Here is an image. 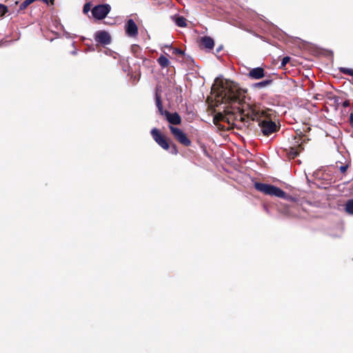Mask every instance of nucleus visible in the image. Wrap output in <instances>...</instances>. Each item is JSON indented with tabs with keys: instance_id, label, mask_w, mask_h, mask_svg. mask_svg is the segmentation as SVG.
<instances>
[{
	"instance_id": "obj_1",
	"label": "nucleus",
	"mask_w": 353,
	"mask_h": 353,
	"mask_svg": "<svg viewBox=\"0 0 353 353\" xmlns=\"http://www.w3.org/2000/svg\"><path fill=\"white\" fill-rule=\"evenodd\" d=\"M212 90L215 94L214 105L218 107L221 104H225L223 112L216 113L213 122L217 125L219 122L225 121L230 123L231 117L234 120L242 122L245 121L247 108L243 105L245 98L246 91L241 88L237 83L226 80L221 81L215 88L214 85Z\"/></svg>"
},
{
	"instance_id": "obj_2",
	"label": "nucleus",
	"mask_w": 353,
	"mask_h": 353,
	"mask_svg": "<svg viewBox=\"0 0 353 353\" xmlns=\"http://www.w3.org/2000/svg\"><path fill=\"white\" fill-rule=\"evenodd\" d=\"M245 106L247 108L245 120L259 121V125L263 135L270 136L279 130V126L268 117L266 112L257 110L255 106H252L250 104H246Z\"/></svg>"
},
{
	"instance_id": "obj_3",
	"label": "nucleus",
	"mask_w": 353,
	"mask_h": 353,
	"mask_svg": "<svg viewBox=\"0 0 353 353\" xmlns=\"http://www.w3.org/2000/svg\"><path fill=\"white\" fill-rule=\"evenodd\" d=\"M254 188L256 190L270 196H274L279 198L284 199L287 201H294L295 199L291 195L285 193L281 188L271 184L256 182Z\"/></svg>"
},
{
	"instance_id": "obj_4",
	"label": "nucleus",
	"mask_w": 353,
	"mask_h": 353,
	"mask_svg": "<svg viewBox=\"0 0 353 353\" xmlns=\"http://www.w3.org/2000/svg\"><path fill=\"white\" fill-rule=\"evenodd\" d=\"M300 50L302 51V56L312 55L314 57H332L333 52L331 50L323 49L319 46H299ZM310 59L308 57H305Z\"/></svg>"
},
{
	"instance_id": "obj_5",
	"label": "nucleus",
	"mask_w": 353,
	"mask_h": 353,
	"mask_svg": "<svg viewBox=\"0 0 353 353\" xmlns=\"http://www.w3.org/2000/svg\"><path fill=\"white\" fill-rule=\"evenodd\" d=\"M150 134L154 141L163 150H168L170 149V139L162 134L159 129L156 128L152 129Z\"/></svg>"
},
{
	"instance_id": "obj_6",
	"label": "nucleus",
	"mask_w": 353,
	"mask_h": 353,
	"mask_svg": "<svg viewBox=\"0 0 353 353\" xmlns=\"http://www.w3.org/2000/svg\"><path fill=\"white\" fill-rule=\"evenodd\" d=\"M111 10V7L109 4H99L95 6L91 10L92 17L97 19L101 20L106 17Z\"/></svg>"
},
{
	"instance_id": "obj_7",
	"label": "nucleus",
	"mask_w": 353,
	"mask_h": 353,
	"mask_svg": "<svg viewBox=\"0 0 353 353\" xmlns=\"http://www.w3.org/2000/svg\"><path fill=\"white\" fill-rule=\"evenodd\" d=\"M169 129L174 139L181 144L186 147L191 145V141L180 128L170 125Z\"/></svg>"
},
{
	"instance_id": "obj_8",
	"label": "nucleus",
	"mask_w": 353,
	"mask_h": 353,
	"mask_svg": "<svg viewBox=\"0 0 353 353\" xmlns=\"http://www.w3.org/2000/svg\"><path fill=\"white\" fill-rule=\"evenodd\" d=\"M125 31L130 37H135L138 34V27L133 19H128L125 24Z\"/></svg>"
},
{
	"instance_id": "obj_9",
	"label": "nucleus",
	"mask_w": 353,
	"mask_h": 353,
	"mask_svg": "<svg viewBox=\"0 0 353 353\" xmlns=\"http://www.w3.org/2000/svg\"><path fill=\"white\" fill-rule=\"evenodd\" d=\"M303 150V147L302 146V143H301L299 144L294 143L293 145L290 146L288 149H285V151L290 159H294Z\"/></svg>"
},
{
	"instance_id": "obj_10",
	"label": "nucleus",
	"mask_w": 353,
	"mask_h": 353,
	"mask_svg": "<svg viewBox=\"0 0 353 353\" xmlns=\"http://www.w3.org/2000/svg\"><path fill=\"white\" fill-rule=\"evenodd\" d=\"M95 41L101 44H109L111 42V36L106 31H98L95 34Z\"/></svg>"
},
{
	"instance_id": "obj_11",
	"label": "nucleus",
	"mask_w": 353,
	"mask_h": 353,
	"mask_svg": "<svg viewBox=\"0 0 353 353\" xmlns=\"http://www.w3.org/2000/svg\"><path fill=\"white\" fill-rule=\"evenodd\" d=\"M166 120L170 125H180L181 123V118L177 112L171 113L169 111L164 112V114Z\"/></svg>"
},
{
	"instance_id": "obj_12",
	"label": "nucleus",
	"mask_w": 353,
	"mask_h": 353,
	"mask_svg": "<svg viewBox=\"0 0 353 353\" xmlns=\"http://www.w3.org/2000/svg\"><path fill=\"white\" fill-rule=\"evenodd\" d=\"M202 50H203L206 53H212L214 54L218 59L220 58V52L223 50V46H217L216 49H214L215 46H200Z\"/></svg>"
},
{
	"instance_id": "obj_13",
	"label": "nucleus",
	"mask_w": 353,
	"mask_h": 353,
	"mask_svg": "<svg viewBox=\"0 0 353 353\" xmlns=\"http://www.w3.org/2000/svg\"><path fill=\"white\" fill-rule=\"evenodd\" d=\"M248 76L253 79H260L265 77V70L261 67L252 68L250 70Z\"/></svg>"
},
{
	"instance_id": "obj_14",
	"label": "nucleus",
	"mask_w": 353,
	"mask_h": 353,
	"mask_svg": "<svg viewBox=\"0 0 353 353\" xmlns=\"http://www.w3.org/2000/svg\"><path fill=\"white\" fill-rule=\"evenodd\" d=\"M171 19L174 23L180 28H185L187 26L186 19L182 16L175 14L172 16Z\"/></svg>"
},
{
	"instance_id": "obj_15",
	"label": "nucleus",
	"mask_w": 353,
	"mask_h": 353,
	"mask_svg": "<svg viewBox=\"0 0 353 353\" xmlns=\"http://www.w3.org/2000/svg\"><path fill=\"white\" fill-rule=\"evenodd\" d=\"M155 102H156V105H157V107L158 108L159 114L161 115H163L164 114V112H166L167 110H163V104H162V101H161V97L157 92H156V94H155Z\"/></svg>"
},
{
	"instance_id": "obj_16",
	"label": "nucleus",
	"mask_w": 353,
	"mask_h": 353,
	"mask_svg": "<svg viewBox=\"0 0 353 353\" xmlns=\"http://www.w3.org/2000/svg\"><path fill=\"white\" fill-rule=\"evenodd\" d=\"M296 205L293 206H285L281 210L282 212L288 216H294L296 215L294 212V209L296 208Z\"/></svg>"
},
{
	"instance_id": "obj_17",
	"label": "nucleus",
	"mask_w": 353,
	"mask_h": 353,
	"mask_svg": "<svg viewBox=\"0 0 353 353\" xmlns=\"http://www.w3.org/2000/svg\"><path fill=\"white\" fill-rule=\"evenodd\" d=\"M345 211L347 214L353 215V199L346 201L345 205Z\"/></svg>"
},
{
	"instance_id": "obj_18",
	"label": "nucleus",
	"mask_w": 353,
	"mask_h": 353,
	"mask_svg": "<svg viewBox=\"0 0 353 353\" xmlns=\"http://www.w3.org/2000/svg\"><path fill=\"white\" fill-rule=\"evenodd\" d=\"M165 47L168 48L169 50H172V54L177 57H183L185 55V51L179 48H173L172 46H165Z\"/></svg>"
},
{
	"instance_id": "obj_19",
	"label": "nucleus",
	"mask_w": 353,
	"mask_h": 353,
	"mask_svg": "<svg viewBox=\"0 0 353 353\" xmlns=\"http://www.w3.org/2000/svg\"><path fill=\"white\" fill-rule=\"evenodd\" d=\"M157 62L162 68H167L170 64L168 59L163 55H161L157 59Z\"/></svg>"
},
{
	"instance_id": "obj_20",
	"label": "nucleus",
	"mask_w": 353,
	"mask_h": 353,
	"mask_svg": "<svg viewBox=\"0 0 353 353\" xmlns=\"http://www.w3.org/2000/svg\"><path fill=\"white\" fill-rule=\"evenodd\" d=\"M272 83V80L268 79V80L262 81L254 83V87L256 88H264V87H266V86L270 85Z\"/></svg>"
},
{
	"instance_id": "obj_21",
	"label": "nucleus",
	"mask_w": 353,
	"mask_h": 353,
	"mask_svg": "<svg viewBox=\"0 0 353 353\" xmlns=\"http://www.w3.org/2000/svg\"><path fill=\"white\" fill-rule=\"evenodd\" d=\"M201 44H214V41L212 37L205 36L201 38Z\"/></svg>"
},
{
	"instance_id": "obj_22",
	"label": "nucleus",
	"mask_w": 353,
	"mask_h": 353,
	"mask_svg": "<svg viewBox=\"0 0 353 353\" xmlns=\"http://www.w3.org/2000/svg\"><path fill=\"white\" fill-rule=\"evenodd\" d=\"M296 134L299 135V137H294V140L295 141L294 143L299 144V141L300 139H302L303 138H304V139H303L301 143H303V142H305V141H306V136L305 134H303L301 132H300L299 134V132H296ZM307 140H309V139H307Z\"/></svg>"
},
{
	"instance_id": "obj_23",
	"label": "nucleus",
	"mask_w": 353,
	"mask_h": 353,
	"mask_svg": "<svg viewBox=\"0 0 353 353\" xmlns=\"http://www.w3.org/2000/svg\"><path fill=\"white\" fill-rule=\"evenodd\" d=\"M35 0H25L19 6L21 10L26 9L29 5L32 3Z\"/></svg>"
},
{
	"instance_id": "obj_24",
	"label": "nucleus",
	"mask_w": 353,
	"mask_h": 353,
	"mask_svg": "<svg viewBox=\"0 0 353 353\" xmlns=\"http://www.w3.org/2000/svg\"><path fill=\"white\" fill-rule=\"evenodd\" d=\"M339 70H340V72H341L342 73L353 77V70L352 69L346 68H341Z\"/></svg>"
},
{
	"instance_id": "obj_25",
	"label": "nucleus",
	"mask_w": 353,
	"mask_h": 353,
	"mask_svg": "<svg viewBox=\"0 0 353 353\" xmlns=\"http://www.w3.org/2000/svg\"><path fill=\"white\" fill-rule=\"evenodd\" d=\"M290 61V57H285L282 59V61H281V65L279 66L280 68L283 69L285 68V66L286 65V64L288 63H289Z\"/></svg>"
},
{
	"instance_id": "obj_26",
	"label": "nucleus",
	"mask_w": 353,
	"mask_h": 353,
	"mask_svg": "<svg viewBox=\"0 0 353 353\" xmlns=\"http://www.w3.org/2000/svg\"><path fill=\"white\" fill-rule=\"evenodd\" d=\"M170 148H171L170 152L173 154H177L179 151L177 146L175 143H170Z\"/></svg>"
},
{
	"instance_id": "obj_27",
	"label": "nucleus",
	"mask_w": 353,
	"mask_h": 353,
	"mask_svg": "<svg viewBox=\"0 0 353 353\" xmlns=\"http://www.w3.org/2000/svg\"><path fill=\"white\" fill-rule=\"evenodd\" d=\"M7 12L8 8L6 6L0 3V15L3 16Z\"/></svg>"
},
{
	"instance_id": "obj_28",
	"label": "nucleus",
	"mask_w": 353,
	"mask_h": 353,
	"mask_svg": "<svg viewBox=\"0 0 353 353\" xmlns=\"http://www.w3.org/2000/svg\"><path fill=\"white\" fill-rule=\"evenodd\" d=\"M350 166V163L339 167V170L342 174H345Z\"/></svg>"
},
{
	"instance_id": "obj_29",
	"label": "nucleus",
	"mask_w": 353,
	"mask_h": 353,
	"mask_svg": "<svg viewBox=\"0 0 353 353\" xmlns=\"http://www.w3.org/2000/svg\"><path fill=\"white\" fill-rule=\"evenodd\" d=\"M90 4L89 3H87L84 5L83 11L85 14H87L90 10Z\"/></svg>"
},
{
	"instance_id": "obj_30",
	"label": "nucleus",
	"mask_w": 353,
	"mask_h": 353,
	"mask_svg": "<svg viewBox=\"0 0 353 353\" xmlns=\"http://www.w3.org/2000/svg\"><path fill=\"white\" fill-rule=\"evenodd\" d=\"M131 79L132 80V84H135L137 81H139L140 75L139 74H136L134 76L132 75L131 77Z\"/></svg>"
},
{
	"instance_id": "obj_31",
	"label": "nucleus",
	"mask_w": 353,
	"mask_h": 353,
	"mask_svg": "<svg viewBox=\"0 0 353 353\" xmlns=\"http://www.w3.org/2000/svg\"><path fill=\"white\" fill-rule=\"evenodd\" d=\"M350 101H349L348 100H346V101H345L343 103V106L344 108L349 107V106H350Z\"/></svg>"
},
{
	"instance_id": "obj_32",
	"label": "nucleus",
	"mask_w": 353,
	"mask_h": 353,
	"mask_svg": "<svg viewBox=\"0 0 353 353\" xmlns=\"http://www.w3.org/2000/svg\"><path fill=\"white\" fill-rule=\"evenodd\" d=\"M350 123L351 126L353 127V112H352L350 116Z\"/></svg>"
},
{
	"instance_id": "obj_33",
	"label": "nucleus",
	"mask_w": 353,
	"mask_h": 353,
	"mask_svg": "<svg viewBox=\"0 0 353 353\" xmlns=\"http://www.w3.org/2000/svg\"><path fill=\"white\" fill-rule=\"evenodd\" d=\"M310 130H311V128H310L309 126H306V127L303 129V131H304L305 132H309Z\"/></svg>"
},
{
	"instance_id": "obj_34",
	"label": "nucleus",
	"mask_w": 353,
	"mask_h": 353,
	"mask_svg": "<svg viewBox=\"0 0 353 353\" xmlns=\"http://www.w3.org/2000/svg\"><path fill=\"white\" fill-rule=\"evenodd\" d=\"M101 46H99V45H97L96 47H101ZM103 47H104V46H102Z\"/></svg>"
}]
</instances>
